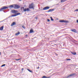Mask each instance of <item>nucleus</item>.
Listing matches in <instances>:
<instances>
[{"label":"nucleus","mask_w":78,"mask_h":78,"mask_svg":"<svg viewBox=\"0 0 78 78\" xmlns=\"http://www.w3.org/2000/svg\"><path fill=\"white\" fill-rule=\"evenodd\" d=\"M33 5V3H31V4L29 5V9H34V5Z\"/></svg>","instance_id":"f257e3e1"},{"label":"nucleus","mask_w":78,"mask_h":78,"mask_svg":"<svg viewBox=\"0 0 78 78\" xmlns=\"http://www.w3.org/2000/svg\"><path fill=\"white\" fill-rule=\"evenodd\" d=\"M8 7H5V6H3L2 7V8L0 9V12H1V11H4L5 9H8Z\"/></svg>","instance_id":"f03ea898"},{"label":"nucleus","mask_w":78,"mask_h":78,"mask_svg":"<svg viewBox=\"0 0 78 78\" xmlns=\"http://www.w3.org/2000/svg\"><path fill=\"white\" fill-rule=\"evenodd\" d=\"M75 75H76V73L72 74L67 76L66 77V78H70V77H71V76H74Z\"/></svg>","instance_id":"7ed1b4c3"},{"label":"nucleus","mask_w":78,"mask_h":78,"mask_svg":"<svg viewBox=\"0 0 78 78\" xmlns=\"http://www.w3.org/2000/svg\"><path fill=\"white\" fill-rule=\"evenodd\" d=\"M11 12L12 13H13V14H17V12H18V11L15 10H13L11 11Z\"/></svg>","instance_id":"20e7f679"},{"label":"nucleus","mask_w":78,"mask_h":78,"mask_svg":"<svg viewBox=\"0 0 78 78\" xmlns=\"http://www.w3.org/2000/svg\"><path fill=\"white\" fill-rule=\"evenodd\" d=\"M23 11L24 12H26V11H31V10H30V9H28V8H26L23 9Z\"/></svg>","instance_id":"39448f33"},{"label":"nucleus","mask_w":78,"mask_h":78,"mask_svg":"<svg viewBox=\"0 0 78 78\" xmlns=\"http://www.w3.org/2000/svg\"><path fill=\"white\" fill-rule=\"evenodd\" d=\"M59 22H61V23L64 22V23H69V21H66V20H60Z\"/></svg>","instance_id":"423d86ee"},{"label":"nucleus","mask_w":78,"mask_h":78,"mask_svg":"<svg viewBox=\"0 0 78 78\" xmlns=\"http://www.w3.org/2000/svg\"><path fill=\"white\" fill-rule=\"evenodd\" d=\"M50 9V7L49 6H46L43 9V10H47V9Z\"/></svg>","instance_id":"0eeeda50"},{"label":"nucleus","mask_w":78,"mask_h":78,"mask_svg":"<svg viewBox=\"0 0 78 78\" xmlns=\"http://www.w3.org/2000/svg\"><path fill=\"white\" fill-rule=\"evenodd\" d=\"M20 13H17L16 14H12V17H14L15 16H18V15H20Z\"/></svg>","instance_id":"6e6552de"},{"label":"nucleus","mask_w":78,"mask_h":78,"mask_svg":"<svg viewBox=\"0 0 78 78\" xmlns=\"http://www.w3.org/2000/svg\"><path fill=\"white\" fill-rule=\"evenodd\" d=\"M20 8V6L18 5H16L14 7V9H19Z\"/></svg>","instance_id":"1a4fd4ad"},{"label":"nucleus","mask_w":78,"mask_h":78,"mask_svg":"<svg viewBox=\"0 0 78 78\" xmlns=\"http://www.w3.org/2000/svg\"><path fill=\"white\" fill-rule=\"evenodd\" d=\"M55 10V9H51L48 11V12H52V11H53Z\"/></svg>","instance_id":"9d476101"},{"label":"nucleus","mask_w":78,"mask_h":78,"mask_svg":"<svg viewBox=\"0 0 78 78\" xmlns=\"http://www.w3.org/2000/svg\"><path fill=\"white\" fill-rule=\"evenodd\" d=\"M34 32V31L33 30V29L31 28V30H30V33H33Z\"/></svg>","instance_id":"9b49d317"},{"label":"nucleus","mask_w":78,"mask_h":78,"mask_svg":"<svg viewBox=\"0 0 78 78\" xmlns=\"http://www.w3.org/2000/svg\"><path fill=\"white\" fill-rule=\"evenodd\" d=\"M16 25V23L15 22H13L11 24V26H13V25Z\"/></svg>","instance_id":"f8f14e48"},{"label":"nucleus","mask_w":78,"mask_h":78,"mask_svg":"<svg viewBox=\"0 0 78 78\" xmlns=\"http://www.w3.org/2000/svg\"><path fill=\"white\" fill-rule=\"evenodd\" d=\"M72 31H73V32H75V33H76V32H77V31L75 29L72 30Z\"/></svg>","instance_id":"ddd939ff"},{"label":"nucleus","mask_w":78,"mask_h":78,"mask_svg":"<svg viewBox=\"0 0 78 78\" xmlns=\"http://www.w3.org/2000/svg\"><path fill=\"white\" fill-rule=\"evenodd\" d=\"M20 32H17V33L16 34H15V35L16 36H18V35H19V34H20Z\"/></svg>","instance_id":"4468645a"},{"label":"nucleus","mask_w":78,"mask_h":78,"mask_svg":"<svg viewBox=\"0 0 78 78\" xmlns=\"http://www.w3.org/2000/svg\"><path fill=\"white\" fill-rule=\"evenodd\" d=\"M50 78V77L49 76L47 77L45 76H44L41 78Z\"/></svg>","instance_id":"2eb2a0df"},{"label":"nucleus","mask_w":78,"mask_h":78,"mask_svg":"<svg viewBox=\"0 0 78 78\" xmlns=\"http://www.w3.org/2000/svg\"><path fill=\"white\" fill-rule=\"evenodd\" d=\"M3 27H4L3 26H2L0 27V30H3Z\"/></svg>","instance_id":"dca6fc26"},{"label":"nucleus","mask_w":78,"mask_h":78,"mask_svg":"<svg viewBox=\"0 0 78 78\" xmlns=\"http://www.w3.org/2000/svg\"><path fill=\"white\" fill-rule=\"evenodd\" d=\"M72 54L73 55H76V53L75 52H71Z\"/></svg>","instance_id":"f3484780"},{"label":"nucleus","mask_w":78,"mask_h":78,"mask_svg":"<svg viewBox=\"0 0 78 78\" xmlns=\"http://www.w3.org/2000/svg\"><path fill=\"white\" fill-rule=\"evenodd\" d=\"M67 1V0H61V3H62L63 2H66Z\"/></svg>","instance_id":"a211bd4d"},{"label":"nucleus","mask_w":78,"mask_h":78,"mask_svg":"<svg viewBox=\"0 0 78 78\" xmlns=\"http://www.w3.org/2000/svg\"><path fill=\"white\" fill-rule=\"evenodd\" d=\"M14 7V5H10V6H9V8H13Z\"/></svg>","instance_id":"6ab92c4d"},{"label":"nucleus","mask_w":78,"mask_h":78,"mask_svg":"<svg viewBox=\"0 0 78 78\" xmlns=\"http://www.w3.org/2000/svg\"><path fill=\"white\" fill-rule=\"evenodd\" d=\"M50 17L51 18V21H54V20L53 19V18H52V17Z\"/></svg>","instance_id":"aec40b11"},{"label":"nucleus","mask_w":78,"mask_h":78,"mask_svg":"<svg viewBox=\"0 0 78 78\" xmlns=\"http://www.w3.org/2000/svg\"><path fill=\"white\" fill-rule=\"evenodd\" d=\"M27 70L28 71H29L30 72H32V71H31L30 69H27Z\"/></svg>","instance_id":"412c9836"},{"label":"nucleus","mask_w":78,"mask_h":78,"mask_svg":"<svg viewBox=\"0 0 78 78\" xmlns=\"http://www.w3.org/2000/svg\"><path fill=\"white\" fill-rule=\"evenodd\" d=\"M22 27L23 28H24V29H25L26 28L24 26H23Z\"/></svg>","instance_id":"4be33fe9"},{"label":"nucleus","mask_w":78,"mask_h":78,"mask_svg":"<svg viewBox=\"0 0 78 78\" xmlns=\"http://www.w3.org/2000/svg\"><path fill=\"white\" fill-rule=\"evenodd\" d=\"M20 58H19L18 59H16L15 60L16 61H19V60H20Z\"/></svg>","instance_id":"5701e85b"},{"label":"nucleus","mask_w":78,"mask_h":78,"mask_svg":"<svg viewBox=\"0 0 78 78\" xmlns=\"http://www.w3.org/2000/svg\"><path fill=\"white\" fill-rule=\"evenodd\" d=\"M6 66V65H5V64H3L2 66H1V67H3L4 66Z\"/></svg>","instance_id":"b1692460"},{"label":"nucleus","mask_w":78,"mask_h":78,"mask_svg":"<svg viewBox=\"0 0 78 78\" xmlns=\"http://www.w3.org/2000/svg\"><path fill=\"white\" fill-rule=\"evenodd\" d=\"M70 60H71V59L69 58L66 59V61H70Z\"/></svg>","instance_id":"393cba45"},{"label":"nucleus","mask_w":78,"mask_h":78,"mask_svg":"<svg viewBox=\"0 0 78 78\" xmlns=\"http://www.w3.org/2000/svg\"><path fill=\"white\" fill-rule=\"evenodd\" d=\"M47 20L48 22H50V20L49 19H47Z\"/></svg>","instance_id":"a878e982"},{"label":"nucleus","mask_w":78,"mask_h":78,"mask_svg":"<svg viewBox=\"0 0 78 78\" xmlns=\"http://www.w3.org/2000/svg\"><path fill=\"white\" fill-rule=\"evenodd\" d=\"M75 11H78V9H76Z\"/></svg>","instance_id":"bb28decb"},{"label":"nucleus","mask_w":78,"mask_h":78,"mask_svg":"<svg viewBox=\"0 0 78 78\" xmlns=\"http://www.w3.org/2000/svg\"><path fill=\"white\" fill-rule=\"evenodd\" d=\"M55 54L56 56H58V54H56V53H55Z\"/></svg>","instance_id":"cd10ccee"},{"label":"nucleus","mask_w":78,"mask_h":78,"mask_svg":"<svg viewBox=\"0 0 78 78\" xmlns=\"http://www.w3.org/2000/svg\"><path fill=\"white\" fill-rule=\"evenodd\" d=\"M76 22L77 23H78V20H76Z\"/></svg>","instance_id":"c85d7f7f"},{"label":"nucleus","mask_w":78,"mask_h":78,"mask_svg":"<svg viewBox=\"0 0 78 78\" xmlns=\"http://www.w3.org/2000/svg\"><path fill=\"white\" fill-rule=\"evenodd\" d=\"M24 69L23 68H22V71H23V70Z\"/></svg>","instance_id":"c756f323"},{"label":"nucleus","mask_w":78,"mask_h":78,"mask_svg":"<svg viewBox=\"0 0 78 78\" xmlns=\"http://www.w3.org/2000/svg\"><path fill=\"white\" fill-rule=\"evenodd\" d=\"M35 19H37V17H36Z\"/></svg>","instance_id":"7c9ffc66"},{"label":"nucleus","mask_w":78,"mask_h":78,"mask_svg":"<svg viewBox=\"0 0 78 78\" xmlns=\"http://www.w3.org/2000/svg\"><path fill=\"white\" fill-rule=\"evenodd\" d=\"M22 8H23V9H24V7H22Z\"/></svg>","instance_id":"2f4dec72"},{"label":"nucleus","mask_w":78,"mask_h":78,"mask_svg":"<svg viewBox=\"0 0 78 78\" xmlns=\"http://www.w3.org/2000/svg\"><path fill=\"white\" fill-rule=\"evenodd\" d=\"M59 5V4H57L56 5Z\"/></svg>","instance_id":"473e14b6"},{"label":"nucleus","mask_w":78,"mask_h":78,"mask_svg":"<svg viewBox=\"0 0 78 78\" xmlns=\"http://www.w3.org/2000/svg\"><path fill=\"white\" fill-rule=\"evenodd\" d=\"M28 36V35H26V36Z\"/></svg>","instance_id":"72a5a7b5"},{"label":"nucleus","mask_w":78,"mask_h":78,"mask_svg":"<svg viewBox=\"0 0 78 78\" xmlns=\"http://www.w3.org/2000/svg\"><path fill=\"white\" fill-rule=\"evenodd\" d=\"M0 55H1V52H0Z\"/></svg>","instance_id":"f704fd0d"},{"label":"nucleus","mask_w":78,"mask_h":78,"mask_svg":"<svg viewBox=\"0 0 78 78\" xmlns=\"http://www.w3.org/2000/svg\"><path fill=\"white\" fill-rule=\"evenodd\" d=\"M38 69H39V67H38Z\"/></svg>","instance_id":"c9c22d12"},{"label":"nucleus","mask_w":78,"mask_h":78,"mask_svg":"<svg viewBox=\"0 0 78 78\" xmlns=\"http://www.w3.org/2000/svg\"><path fill=\"white\" fill-rule=\"evenodd\" d=\"M22 9V8L21 7V9Z\"/></svg>","instance_id":"e433bc0d"},{"label":"nucleus","mask_w":78,"mask_h":78,"mask_svg":"<svg viewBox=\"0 0 78 78\" xmlns=\"http://www.w3.org/2000/svg\"><path fill=\"white\" fill-rule=\"evenodd\" d=\"M3 22V21H1L0 22Z\"/></svg>","instance_id":"4c0bfd02"},{"label":"nucleus","mask_w":78,"mask_h":78,"mask_svg":"<svg viewBox=\"0 0 78 78\" xmlns=\"http://www.w3.org/2000/svg\"><path fill=\"white\" fill-rule=\"evenodd\" d=\"M22 0H20V1H21Z\"/></svg>","instance_id":"58836bf2"},{"label":"nucleus","mask_w":78,"mask_h":78,"mask_svg":"<svg viewBox=\"0 0 78 78\" xmlns=\"http://www.w3.org/2000/svg\"><path fill=\"white\" fill-rule=\"evenodd\" d=\"M4 12H5V11H4Z\"/></svg>","instance_id":"ea45409f"},{"label":"nucleus","mask_w":78,"mask_h":78,"mask_svg":"<svg viewBox=\"0 0 78 78\" xmlns=\"http://www.w3.org/2000/svg\"><path fill=\"white\" fill-rule=\"evenodd\" d=\"M1 37V36H0V37Z\"/></svg>","instance_id":"a19ab883"},{"label":"nucleus","mask_w":78,"mask_h":78,"mask_svg":"<svg viewBox=\"0 0 78 78\" xmlns=\"http://www.w3.org/2000/svg\"><path fill=\"white\" fill-rule=\"evenodd\" d=\"M9 17H10V16H9Z\"/></svg>","instance_id":"79ce46f5"},{"label":"nucleus","mask_w":78,"mask_h":78,"mask_svg":"<svg viewBox=\"0 0 78 78\" xmlns=\"http://www.w3.org/2000/svg\"><path fill=\"white\" fill-rule=\"evenodd\" d=\"M55 45V44H54Z\"/></svg>","instance_id":"37998d69"}]
</instances>
